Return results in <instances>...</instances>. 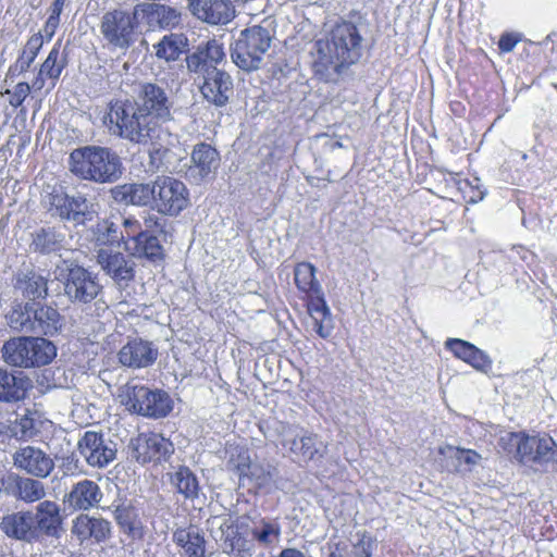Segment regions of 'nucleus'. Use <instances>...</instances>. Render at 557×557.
<instances>
[{
    "instance_id": "obj_1",
    "label": "nucleus",
    "mask_w": 557,
    "mask_h": 557,
    "mask_svg": "<svg viewBox=\"0 0 557 557\" xmlns=\"http://www.w3.org/2000/svg\"><path fill=\"white\" fill-rule=\"evenodd\" d=\"M173 107L168 88L157 83H139L133 98L110 101L104 124L111 135L145 146L156 138L159 123L173 120Z\"/></svg>"
},
{
    "instance_id": "obj_2",
    "label": "nucleus",
    "mask_w": 557,
    "mask_h": 557,
    "mask_svg": "<svg viewBox=\"0 0 557 557\" xmlns=\"http://www.w3.org/2000/svg\"><path fill=\"white\" fill-rule=\"evenodd\" d=\"M312 71L324 83H337L345 71L362 55V37L351 22L336 24L324 39L314 42Z\"/></svg>"
},
{
    "instance_id": "obj_3",
    "label": "nucleus",
    "mask_w": 557,
    "mask_h": 557,
    "mask_svg": "<svg viewBox=\"0 0 557 557\" xmlns=\"http://www.w3.org/2000/svg\"><path fill=\"white\" fill-rule=\"evenodd\" d=\"M67 168L77 178L96 184H114L124 173L121 157L113 149L97 145L73 149Z\"/></svg>"
},
{
    "instance_id": "obj_4",
    "label": "nucleus",
    "mask_w": 557,
    "mask_h": 557,
    "mask_svg": "<svg viewBox=\"0 0 557 557\" xmlns=\"http://www.w3.org/2000/svg\"><path fill=\"white\" fill-rule=\"evenodd\" d=\"M55 280L63 285V294L75 306L94 304L97 315L108 309L106 301L98 297L102 295L103 286L98 275L75 260L61 259L54 270Z\"/></svg>"
},
{
    "instance_id": "obj_5",
    "label": "nucleus",
    "mask_w": 557,
    "mask_h": 557,
    "mask_svg": "<svg viewBox=\"0 0 557 557\" xmlns=\"http://www.w3.org/2000/svg\"><path fill=\"white\" fill-rule=\"evenodd\" d=\"M274 37L272 22L262 21L259 25L245 28L231 46L233 63L245 72L259 70Z\"/></svg>"
},
{
    "instance_id": "obj_6",
    "label": "nucleus",
    "mask_w": 557,
    "mask_h": 557,
    "mask_svg": "<svg viewBox=\"0 0 557 557\" xmlns=\"http://www.w3.org/2000/svg\"><path fill=\"white\" fill-rule=\"evenodd\" d=\"M0 351L8 366L20 369L47 366L57 356L54 344L38 336L11 337L4 342Z\"/></svg>"
},
{
    "instance_id": "obj_7",
    "label": "nucleus",
    "mask_w": 557,
    "mask_h": 557,
    "mask_svg": "<svg viewBox=\"0 0 557 557\" xmlns=\"http://www.w3.org/2000/svg\"><path fill=\"white\" fill-rule=\"evenodd\" d=\"M121 403L137 414L148 418H163L172 410V399L162 389H151L144 385H125L120 394Z\"/></svg>"
},
{
    "instance_id": "obj_8",
    "label": "nucleus",
    "mask_w": 557,
    "mask_h": 557,
    "mask_svg": "<svg viewBox=\"0 0 557 557\" xmlns=\"http://www.w3.org/2000/svg\"><path fill=\"white\" fill-rule=\"evenodd\" d=\"M140 15L138 4L132 11L114 9L106 12L100 22V33L114 49L126 50L136 40Z\"/></svg>"
},
{
    "instance_id": "obj_9",
    "label": "nucleus",
    "mask_w": 557,
    "mask_h": 557,
    "mask_svg": "<svg viewBox=\"0 0 557 557\" xmlns=\"http://www.w3.org/2000/svg\"><path fill=\"white\" fill-rule=\"evenodd\" d=\"M275 430L281 437L282 446L299 461L319 460L326 451V445L317 434L305 432L297 425L277 422Z\"/></svg>"
},
{
    "instance_id": "obj_10",
    "label": "nucleus",
    "mask_w": 557,
    "mask_h": 557,
    "mask_svg": "<svg viewBox=\"0 0 557 557\" xmlns=\"http://www.w3.org/2000/svg\"><path fill=\"white\" fill-rule=\"evenodd\" d=\"M152 208L160 214L177 216L189 206V190L172 176H158L152 183Z\"/></svg>"
},
{
    "instance_id": "obj_11",
    "label": "nucleus",
    "mask_w": 557,
    "mask_h": 557,
    "mask_svg": "<svg viewBox=\"0 0 557 557\" xmlns=\"http://www.w3.org/2000/svg\"><path fill=\"white\" fill-rule=\"evenodd\" d=\"M517 441V458L522 463L534 462L544 465L557 462V444L549 436L527 435L524 433H511Z\"/></svg>"
},
{
    "instance_id": "obj_12",
    "label": "nucleus",
    "mask_w": 557,
    "mask_h": 557,
    "mask_svg": "<svg viewBox=\"0 0 557 557\" xmlns=\"http://www.w3.org/2000/svg\"><path fill=\"white\" fill-rule=\"evenodd\" d=\"M96 262L119 288H126L136 276V262L129 256L109 248H100Z\"/></svg>"
},
{
    "instance_id": "obj_13",
    "label": "nucleus",
    "mask_w": 557,
    "mask_h": 557,
    "mask_svg": "<svg viewBox=\"0 0 557 557\" xmlns=\"http://www.w3.org/2000/svg\"><path fill=\"white\" fill-rule=\"evenodd\" d=\"M128 449L132 458L144 465L169 459L174 453V445L161 434L140 433L131 438Z\"/></svg>"
},
{
    "instance_id": "obj_14",
    "label": "nucleus",
    "mask_w": 557,
    "mask_h": 557,
    "mask_svg": "<svg viewBox=\"0 0 557 557\" xmlns=\"http://www.w3.org/2000/svg\"><path fill=\"white\" fill-rule=\"evenodd\" d=\"M86 462L95 468H104L116 458V444L102 432L86 431L77 443Z\"/></svg>"
},
{
    "instance_id": "obj_15",
    "label": "nucleus",
    "mask_w": 557,
    "mask_h": 557,
    "mask_svg": "<svg viewBox=\"0 0 557 557\" xmlns=\"http://www.w3.org/2000/svg\"><path fill=\"white\" fill-rule=\"evenodd\" d=\"M12 463L16 470L36 479H47L55 468L51 455L33 445L17 448L12 454Z\"/></svg>"
},
{
    "instance_id": "obj_16",
    "label": "nucleus",
    "mask_w": 557,
    "mask_h": 557,
    "mask_svg": "<svg viewBox=\"0 0 557 557\" xmlns=\"http://www.w3.org/2000/svg\"><path fill=\"white\" fill-rule=\"evenodd\" d=\"M34 476H23L8 472L0 478V496L4 495L27 504L41 500L46 496L45 484Z\"/></svg>"
},
{
    "instance_id": "obj_17",
    "label": "nucleus",
    "mask_w": 557,
    "mask_h": 557,
    "mask_svg": "<svg viewBox=\"0 0 557 557\" xmlns=\"http://www.w3.org/2000/svg\"><path fill=\"white\" fill-rule=\"evenodd\" d=\"M225 63L223 47L216 40H209L203 47L199 46L196 51L186 57L187 70L201 79L210 76L211 71L223 70Z\"/></svg>"
},
{
    "instance_id": "obj_18",
    "label": "nucleus",
    "mask_w": 557,
    "mask_h": 557,
    "mask_svg": "<svg viewBox=\"0 0 557 557\" xmlns=\"http://www.w3.org/2000/svg\"><path fill=\"white\" fill-rule=\"evenodd\" d=\"M158 355V347L152 342L134 337L120 348L117 360L122 367L136 370L152 366Z\"/></svg>"
},
{
    "instance_id": "obj_19",
    "label": "nucleus",
    "mask_w": 557,
    "mask_h": 557,
    "mask_svg": "<svg viewBox=\"0 0 557 557\" xmlns=\"http://www.w3.org/2000/svg\"><path fill=\"white\" fill-rule=\"evenodd\" d=\"M220 153L211 145L199 143L194 146L190 154V164H184L186 176L196 183L214 175L220 166Z\"/></svg>"
},
{
    "instance_id": "obj_20",
    "label": "nucleus",
    "mask_w": 557,
    "mask_h": 557,
    "mask_svg": "<svg viewBox=\"0 0 557 557\" xmlns=\"http://www.w3.org/2000/svg\"><path fill=\"white\" fill-rule=\"evenodd\" d=\"M188 10L195 17L211 25L226 24L235 16L231 0H188Z\"/></svg>"
},
{
    "instance_id": "obj_21",
    "label": "nucleus",
    "mask_w": 557,
    "mask_h": 557,
    "mask_svg": "<svg viewBox=\"0 0 557 557\" xmlns=\"http://www.w3.org/2000/svg\"><path fill=\"white\" fill-rule=\"evenodd\" d=\"M199 88L203 99L218 108L225 107L234 95L233 78L224 69L211 71Z\"/></svg>"
},
{
    "instance_id": "obj_22",
    "label": "nucleus",
    "mask_w": 557,
    "mask_h": 557,
    "mask_svg": "<svg viewBox=\"0 0 557 557\" xmlns=\"http://www.w3.org/2000/svg\"><path fill=\"white\" fill-rule=\"evenodd\" d=\"M33 519L38 541L45 536L60 537L62 517L55 502H40L33 511Z\"/></svg>"
},
{
    "instance_id": "obj_23",
    "label": "nucleus",
    "mask_w": 557,
    "mask_h": 557,
    "mask_svg": "<svg viewBox=\"0 0 557 557\" xmlns=\"http://www.w3.org/2000/svg\"><path fill=\"white\" fill-rule=\"evenodd\" d=\"M148 144H150L148 148L147 163L149 172L177 173L183 171L181 162L185 157L181 156L180 148L163 146L153 139Z\"/></svg>"
},
{
    "instance_id": "obj_24",
    "label": "nucleus",
    "mask_w": 557,
    "mask_h": 557,
    "mask_svg": "<svg viewBox=\"0 0 557 557\" xmlns=\"http://www.w3.org/2000/svg\"><path fill=\"white\" fill-rule=\"evenodd\" d=\"M223 533L222 549L232 557H253L257 550L252 539H248L240 532V527L235 525L230 519L220 524Z\"/></svg>"
},
{
    "instance_id": "obj_25",
    "label": "nucleus",
    "mask_w": 557,
    "mask_h": 557,
    "mask_svg": "<svg viewBox=\"0 0 557 557\" xmlns=\"http://www.w3.org/2000/svg\"><path fill=\"white\" fill-rule=\"evenodd\" d=\"M110 195L120 206L146 207L153 200V188L148 183H124L112 187Z\"/></svg>"
},
{
    "instance_id": "obj_26",
    "label": "nucleus",
    "mask_w": 557,
    "mask_h": 557,
    "mask_svg": "<svg viewBox=\"0 0 557 557\" xmlns=\"http://www.w3.org/2000/svg\"><path fill=\"white\" fill-rule=\"evenodd\" d=\"M173 543L181 548L185 557H208L205 533L196 525L177 528L172 534Z\"/></svg>"
},
{
    "instance_id": "obj_27",
    "label": "nucleus",
    "mask_w": 557,
    "mask_h": 557,
    "mask_svg": "<svg viewBox=\"0 0 557 557\" xmlns=\"http://www.w3.org/2000/svg\"><path fill=\"white\" fill-rule=\"evenodd\" d=\"M102 499L99 485L88 479H84L72 486L65 496V503L75 510H88L97 507Z\"/></svg>"
},
{
    "instance_id": "obj_28",
    "label": "nucleus",
    "mask_w": 557,
    "mask_h": 557,
    "mask_svg": "<svg viewBox=\"0 0 557 557\" xmlns=\"http://www.w3.org/2000/svg\"><path fill=\"white\" fill-rule=\"evenodd\" d=\"M3 532L13 539L34 542L37 540V534L34 525L33 511H17L3 517L1 522Z\"/></svg>"
},
{
    "instance_id": "obj_29",
    "label": "nucleus",
    "mask_w": 557,
    "mask_h": 557,
    "mask_svg": "<svg viewBox=\"0 0 557 557\" xmlns=\"http://www.w3.org/2000/svg\"><path fill=\"white\" fill-rule=\"evenodd\" d=\"M30 387L32 381L23 372H9L0 368V401H20Z\"/></svg>"
},
{
    "instance_id": "obj_30",
    "label": "nucleus",
    "mask_w": 557,
    "mask_h": 557,
    "mask_svg": "<svg viewBox=\"0 0 557 557\" xmlns=\"http://www.w3.org/2000/svg\"><path fill=\"white\" fill-rule=\"evenodd\" d=\"M97 207V203L89 200L86 195L79 191L69 195L64 219L62 221L72 222L75 226L86 225L98 215Z\"/></svg>"
},
{
    "instance_id": "obj_31",
    "label": "nucleus",
    "mask_w": 557,
    "mask_h": 557,
    "mask_svg": "<svg viewBox=\"0 0 557 557\" xmlns=\"http://www.w3.org/2000/svg\"><path fill=\"white\" fill-rule=\"evenodd\" d=\"M247 533L251 536L256 546L271 548L280 543L282 527L277 519L259 518L251 521Z\"/></svg>"
},
{
    "instance_id": "obj_32",
    "label": "nucleus",
    "mask_w": 557,
    "mask_h": 557,
    "mask_svg": "<svg viewBox=\"0 0 557 557\" xmlns=\"http://www.w3.org/2000/svg\"><path fill=\"white\" fill-rule=\"evenodd\" d=\"M139 12L147 17L150 27L170 29L177 26L181 22V12L175 8L160 3H140Z\"/></svg>"
},
{
    "instance_id": "obj_33",
    "label": "nucleus",
    "mask_w": 557,
    "mask_h": 557,
    "mask_svg": "<svg viewBox=\"0 0 557 557\" xmlns=\"http://www.w3.org/2000/svg\"><path fill=\"white\" fill-rule=\"evenodd\" d=\"M445 347L457 358L470 363L479 371L487 372L492 367L488 356L467 341L449 338L446 341Z\"/></svg>"
},
{
    "instance_id": "obj_34",
    "label": "nucleus",
    "mask_w": 557,
    "mask_h": 557,
    "mask_svg": "<svg viewBox=\"0 0 557 557\" xmlns=\"http://www.w3.org/2000/svg\"><path fill=\"white\" fill-rule=\"evenodd\" d=\"M30 251L50 255L60 251L65 242V235L55 226H41L30 234Z\"/></svg>"
},
{
    "instance_id": "obj_35",
    "label": "nucleus",
    "mask_w": 557,
    "mask_h": 557,
    "mask_svg": "<svg viewBox=\"0 0 557 557\" xmlns=\"http://www.w3.org/2000/svg\"><path fill=\"white\" fill-rule=\"evenodd\" d=\"M33 319L35 334L53 336L62 327V317L58 309L40 301H35Z\"/></svg>"
},
{
    "instance_id": "obj_36",
    "label": "nucleus",
    "mask_w": 557,
    "mask_h": 557,
    "mask_svg": "<svg viewBox=\"0 0 557 557\" xmlns=\"http://www.w3.org/2000/svg\"><path fill=\"white\" fill-rule=\"evenodd\" d=\"M69 194L60 184H46L41 191V205L51 214L61 221L64 219Z\"/></svg>"
},
{
    "instance_id": "obj_37",
    "label": "nucleus",
    "mask_w": 557,
    "mask_h": 557,
    "mask_svg": "<svg viewBox=\"0 0 557 557\" xmlns=\"http://www.w3.org/2000/svg\"><path fill=\"white\" fill-rule=\"evenodd\" d=\"M15 287L20 289L29 301L45 299L48 296L47 280L33 271L17 274Z\"/></svg>"
},
{
    "instance_id": "obj_38",
    "label": "nucleus",
    "mask_w": 557,
    "mask_h": 557,
    "mask_svg": "<svg viewBox=\"0 0 557 557\" xmlns=\"http://www.w3.org/2000/svg\"><path fill=\"white\" fill-rule=\"evenodd\" d=\"M44 44V37L41 33L34 34L27 40L22 53L18 55L16 62L10 66L4 83H9V78L13 77L15 73L26 72L32 63L35 61L38 52L40 51Z\"/></svg>"
},
{
    "instance_id": "obj_39",
    "label": "nucleus",
    "mask_w": 557,
    "mask_h": 557,
    "mask_svg": "<svg viewBox=\"0 0 557 557\" xmlns=\"http://www.w3.org/2000/svg\"><path fill=\"white\" fill-rule=\"evenodd\" d=\"M34 306L35 301L13 306L5 315L8 325L15 332L34 333Z\"/></svg>"
},
{
    "instance_id": "obj_40",
    "label": "nucleus",
    "mask_w": 557,
    "mask_h": 557,
    "mask_svg": "<svg viewBox=\"0 0 557 557\" xmlns=\"http://www.w3.org/2000/svg\"><path fill=\"white\" fill-rule=\"evenodd\" d=\"M133 255L139 258H146L151 262H158L163 260L164 249L157 236L145 231L137 234Z\"/></svg>"
},
{
    "instance_id": "obj_41",
    "label": "nucleus",
    "mask_w": 557,
    "mask_h": 557,
    "mask_svg": "<svg viewBox=\"0 0 557 557\" xmlns=\"http://www.w3.org/2000/svg\"><path fill=\"white\" fill-rule=\"evenodd\" d=\"M41 416L37 410L25 409V412L12 420L13 436L18 440H28L40 431Z\"/></svg>"
},
{
    "instance_id": "obj_42",
    "label": "nucleus",
    "mask_w": 557,
    "mask_h": 557,
    "mask_svg": "<svg viewBox=\"0 0 557 557\" xmlns=\"http://www.w3.org/2000/svg\"><path fill=\"white\" fill-rule=\"evenodd\" d=\"M94 235L96 237V242L100 245L121 246L122 244H125L123 228L120 224L109 219L99 221L96 224Z\"/></svg>"
},
{
    "instance_id": "obj_43",
    "label": "nucleus",
    "mask_w": 557,
    "mask_h": 557,
    "mask_svg": "<svg viewBox=\"0 0 557 557\" xmlns=\"http://www.w3.org/2000/svg\"><path fill=\"white\" fill-rule=\"evenodd\" d=\"M171 482L187 499H195L199 495V482L195 473L186 466H181L171 476Z\"/></svg>"
},
{
    "instance_id": "obj_44",
    "label": "nucleus",
    "mask_w": 557,
    "mask_h": 557,
    "mask_svg": "<svg viewBox=\"0 0 557 557\" xmlns=\"http://www.w3.org/2000/svg\"><path fill=\"white\" fill-rule=\"evenodd\" d=\"M315 267L310 262H299L294 269V280L297 288L302 293H320L321 284L315 278Z\"/></svg>"
},
{
    "instance_id": "obj_45",
    "label": "nucleus",
    "mask_w": 557,
    "mask_h": 557,
    "mask_svg": "<svg viewBox=\"0 0 557 557\" xmlns=\"http://www.w3.org/2000/svg\"><path fill=\"white\" fill-rule=\"evenodd\" d=\"M187 39L182 34H171L154 46L156 55L165 61H175L185 51Z\"/></svg>"
},
{
    "instance_id": "obj_46",
    "label": "nucleus",
    "mask_w": 557,
    "mask_h": 557,
    "mask_svg": "<svg viewBox=\"0 0 557 557\" xmlns=\"http://www.w3.org/2000/svg\"><path fill=\"white\" fill-rule=\"evenodd\" d=\"M115 520L122 531L132 537L143 536L141 521L135 510L131 506H119L114 511Z\"/></svg>"
},
{
    "instance_id": "obj_47",
    "label": "nucleus",
    "mask_w": 557,
    "mask_h": 557,
    "mask_svg": "<svg viewBox=\"0 0 557 557\" xmlns=\"http://www.w3.org/2000/svg\"><path fill=\"white\" fill-rule=\"evenodd\" d=\"M61 42L58 41L54 47L49 52L47 59L41 64L38 79H42L44 76L58 79L63 71V69L67 65V57L66 54H61L60 52Z\"/></svg>"
},
{
    "instance_id": "obj_48",
    "label": "nucleus",
    "mask_w": 557,
    "mask_h": 557,
    "mask_svg": "<svg viewBox=\"0 0 557 557\" xmlns=\"http://www.w3.org/2000/svg\"><path fill=\"white\" fill-rule=\"evenodd\" d=\"M240 470L246 471V474L240 480L243 484L247 481L255 486H262L270 481V473L257 463H251V466L242 465Z\"/></svg>"
},
{
    "instance_id": "obj_49",
    "label": "nucleus",
    "mask_w": 557,
    "mask_h": 557,
    "mask_svg": "<svg viewBox=\"0 0 557 557\" xmlns=\"http://www.w3.org/2000/svg\"><path fill=\"white\" fill-rule=\"evenodd\" d=\"M32 88L28 83L21 82L17 83L13 89L7 88L1 91L2 96H9V104L13 108H18L23 104L25 99L29 96Z\"/></svg>"
},
{
    "instance_id": "obj_50",
    "label": "nucleus",
    "mask_w": 557,
    "mask_h": 557,
    "mask_svg": "<svg viewBox=\"0 0 557 557\" xmlns=\"http://www.w3.org/2000/svg\"><path fill=\"white\" fill-rule=\"evenodd\" d=\"M110 536V523L102 518H90V539L103 542Z\"/></svg>"
},
{
    "instance_id": "obj_51",
    "label": "nucleus",
    "mask_w": 557,
    "mask_h": 557,
    "mask_svg": "<svg viewBox=\"0 0 557 557\" xmlns=\"http://www.w3.org/2000/svg\"><path fill=\"white\" fill-rule=\"evenodd\" d=\"M309 295L312 297L311 300L308 304V310L311 315V318L320 317L322 314H329L331 312L324 296L323 290L318 293H309Z\"/></svg>"
},
{
    "instance_id": "obj_52",
    "label": "nucleus",
    "mask_w": 557,
    "mask_h": 557,
    "mask_svg": "<svg viewBox=\"0 0 557 557\" xmlns=\"http://www.w3.org/2000/svg\"><path fill=\"white\" fill-rule=\"evenodd\" d=\"M312 319L313 329L318 333V335L322 338L330 337L334 329L332 313L329 312V314H322L320 317H315Z\"/></svg>"
},
{
    "instance_id": "obj_53",
    "label": "nucleus",
    "mask_w": 557,
    "mask_h": 557,
    "mask_svg": "<svg viewBox=\"0 0 557 557\" xmlns=\"http://www.w3.org/2000/svg\"><path fill=\"white\" fill-rule=\"evenodd\" d=\"M90 518L87 515H81L73 522L72 533L82 541L90 539Z\"/></svg>"
},
{
    "instance_id": "obj_54",
    "label": "nucleus",
    "mask_w": 557,
    "mask_h": 557,
    "mask_svg": "<svg viewBox=\"0 0 557 557\" xmlns=\"http://www.w3.org/2000/svg\"><path fill=\"white\" fill-rule=\"evenodd\" d=\"M242 465L251 466L250 457L247 450L238 451L236 457L232 455L231 459L228 460L230 470L234 471L238 475L239 480H242L244 474H246V471L240 470Z\"/></svg>"
},
{
    "instance_id": "obj_55",
    "label": "nucleus",
    "mask_w": 557,
    "mask_h": 557,
    "mask_svg": "<svg viewBox=\"0 0 557 557\" xmlns=\"http://www.w3.org/2000/svg\"><path fill=\"white\" fill-rule=\"evenodd\" d=\"M450 457L455 458L459 462L463 461L467 465H475L481 459V456L471 449H461L449 447Z\"/></svg>"
},
{
    "instance_id": "obj_56",
    "label": "nucleus",
    "mask_w": 557,
    "mask_h": 557,
    "mask_svg": "<svg viewBox=\"0 0 557 557\" xmlns=\"http://www.w3.org/2000/svg\"><path fill=\"white\" fill-rule=\"evenodd\" d=\"M122 226L124 228L123 232L125 235V244L127 243V239H133L134 244H135L137 234L139 232H143L140 230L139 222L135 219L126 218V219H123L121 227Z\"/></svg>"
},
{
    "instance_id": "obj_57",
    "label": "nucleus",
    "mask_w": 557,
    "mask_h": 557,
    "mask_svg": "<svg viewBox=\"0 0 557 557\" xmlns=\"http://www.w3.org/2000/svg\"><path fill=\"white\" fill-rule=\"evenodd\" d=\"M519 41L520 37L518 35L506 33L500 36L498 48L502 52H511Z\"/></svg>"
},
{
    "instance_id": "obj_58",
    "label": "nucleus",
    "mask_w": 557,
    "mask_h": 557,
    "mask_svg": "<svg viewBox=\"0 0 557 557\" xmlns=\"http://www.w3.org/2000/svg\"><path fill=\"white\" fill-rule=\"evenodd\" d=\"M373 547L371 539H362L354 546V557H372Z\"/></svg>"
},
{
    "instance_id": "obj_59",
    "label": "nucleus",
    "mask_w": 557,
    "mask_h": 557,
    "mask_svg": "<svg viewBox=\"0 0 557 557\" xmlns=\"http://www.w3.org/2000/svg\"><path fill=\"white\" fill-rule=\"evenodd\" d=\"M59 23H60V16L50 13V15L45 24V27H44V32L49 39H51L52 36L54 35L55 29L59 26Z\"/></svg>"
},
{
    "instance_id": "obj_60",
    "label": "nucleus",
    "mask_w": 557,
    "mask_h": 557,
    "mask_svg": "<svg viewBox=\"0 0 557 557\" xmlns=\"http://www.w3.org/2000/svg\"><path fill=\"white\" fill-rule=\"evenodd\" d=\"M145 226H146V231L148 230H152V228H156V230H159V231H163V227L165 225V221L164 220H161L159 216H157L156 214H148L146 218H145Z\"/></svg>"
},
{
    "instance_id": "obj_61",
    "label": "nucleus",
    "mask_w": 557,
    "mask_h": 557,
    "mask_svg": "<svg viewBox=\"0 0 557 557\" xmlns=\"http://www.w3.org/2000/svg\"><path fill=\"white\" fill-rule=\"evenodd\" d=\"M14 437L12 430V420H0V438Z\"/></svg>"
},
{
    "instance_id": "obj_62",
    "label": "nucleus",
    "mask_w": 557,
    "mask_h": 557,
    "mask_svg": "<svg viewBox=\"0 0 557 557\" xmlns=\"http://www.w3.org/2000/svg\"><path fill=\"white\" fill-rule=\"evenodd\" d=\"M65 1L66 0H54L50 8V11H51L50 13L60 16L63 11Z\"/></svg>"
},
{
    "instance_id": "obj_63",
    "label": "nucleus",
    "mask_w": 557,
    "mask_h": 557,
    "mask_svg": "<svg viewBox=\"0 0 557 557\" xmlns=\"http://www.w3.org/2000/svg\"><path fill=\"white\" fill-rule=\"evenodd\" d=\"M330 557H343L341 553H337L336 550L331 552Z\"/></svg>"
},
{
    "instance_id": "obj_64",
    "label": "nucleus",
    "mask_w": 557,
    "mask_h": 557,
    "mask_svg": "<svg viewBox=\"0 0 557 557\" xmlns=\"http://www.w3.org/2000/svg\"><path fill=\"white\" fill-rule=\"evenodd\" d=\"M521 158H522V160H527L528 159V154L527 153H522Z\"/></svg>"
}]
</instances>
